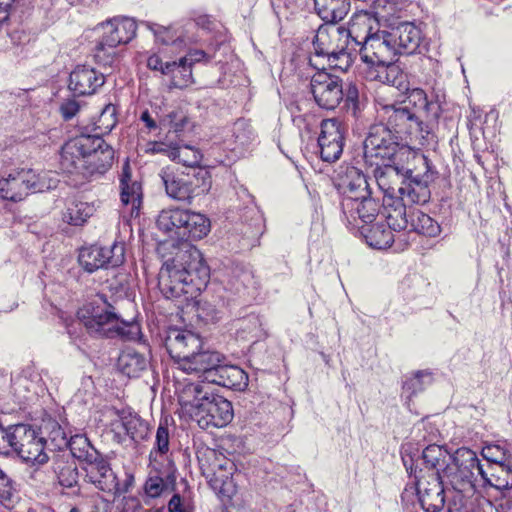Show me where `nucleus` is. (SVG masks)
I'll use <instances>...</instances> for the list:
<instances>
[{
    "instance_id": "obj_20",
    "label": "nucleus",
    "mask_w": 512,
    "mask_h": 512,
    "mask_svg": "<svg viewBox=\"0 0 512 512\" xmlns=\"http://www.w3.org/2000/svg\"><path fill=\"white\" fill-rule=\"evenodd\" d=\"M444 485L447 484L442 474H431L418 480L417 493L426 512H439L444 507Z\"/></svg>"
},
{
    "instance_id": "obj_10",
    "label": "nucleus",
    "mask_w": 512,
    "mask_h": 512,
    "mask_svg": "<svg viewBox=\"0 0 512 512\" xmlns=\"http://www.w3.org/2000/svg\"><path fill=\"white\" fill-rule=\"evenodd\" d=\"M399 139L384 127L383 123L371 126L364 141V159L370 166H382L394 161L403 148L399 147Z\"/></svg>"
},
{
    "instance_id": "obj_3",
    "label": "nucleus",
    "mask_w": 512,
    "mask_h": 512,
    "mask_svg": "<svg viewBox=\"0 0 512 512\" xmlns=\"http://www.w3.org/2000/svg\"><path fill=\"white\" fill-rule=\"evenodd\" d=\"M165 347L178 368L186 373L199 374L218 361L214 351H203L201 338L188 330H169Z\"/></svg>"
},
{
    "instance_id": "obj_4",
    "label": "nucleus",
    "mask_w": 512,
    "mask_h": 512,
    "mask_svg": "<svg viewBox=\"0 0 512 512\" xmlns=\"http://www.w3.org/2000/svg\"><path fill=\"white\" fill-rule=\"evenodd\" d=\"M77 316L87 332L94 336L133 339L139 334L136 323L120 320L106 303H87L78 310Z\"/></svg>"
},
{
    "instance_id": "obj_28",
    "label": "nucleus",
    "mask_w": 512,
    "mask_h": 512,
    "mask_svg": "<svg viewBox=\"0 0 512 512\" xmlns=\"http://www.w3.org/2000/svg\"><path fill=\"white\" fill-rule=\"evenodd\" d=\"M424 177L425 179H418L417 176L411 175L408 181H404L399 198L408 205L427 203L431 195L427 172Z\"/></svg>"
},
{
    "instance_id": "obj_61",
    "label": "nucleus",
    "mask_w": 512,
    "mask_h": 512,
    "mask_svg": "<svg viewBox=\"0 0 512 512\" xmlns=\"http://www.w3.org/2000/svg\"><path fill=\"white\" fill-rule=\"evenodd\" d=\"M10 480L7 475L0 469V495H4L8 492Z\"/></svg>"
},
{
    "instance_id": "obj_62",
    "label": "nucleus",
    "mask_w": 512,
    "mask_h": 512,
    "mask_svg": "<svg viewBox=\"0 0 512 512\" xmlns=\"http://www.w3.org/2000/svg\"><path fill=\"white\" fill-rule=\"evenodd\" d=\"M141 120L145 123L146 127H148L149 129L156 128V123L152 119V117H151V115L149 114L148 111H145V112L142 113Z\"/></svg>"
},
{
    "instance_id": "obj_13",
    "label": "nucleus",
    "mask_w": 512,
    "mask_h": 512,
    "mask_svg": "<svg viewBox=\"0 0 512 512\" xmlns=\"http://www.w3.org/2000/svg\"><path fill=\"white\" fill-rule=\"evenodd\" d=\"M315 102L324 109H335L344 97L342 80L326 70H318L310 82Z\"/></svg>"
},
{
    "instance_id": "obj_36",
    "label": "nucleus",
    "mask_w": 512,
    "mask_h": 512,
    "mask_svg": "<svg viewBox=\"0 0 512 512\" xmlns=\"http://www.w3.org/2000/svg\"><path fill=\"white\" fill-rule=\"evenodd\" d=\"M118 369L128 377H138L147 367L146 358L132 349L124 350L118 357Z\"/></svg>"
},
{
    "instance_id": "obj_39",
    "label": "nucleus",
    "mask_w": 512,
    "mask_h": 512,
    "mask_svg": "<svg viewBox=\"0 0 512 512\" xmlns=\"http://www.w3.org/2000/svg\"><path fill=\"white\" fill-rule=\"evenodd\" d=\"M166 153L171 160L188 167L199 166L202 160L201 152L189 145L169 147Z\"/></svg>"
},
{
    "instance_id": "obj_14",
    "label": "nucleus",
    "mask_w": 512,
    "mask_h": 512,
    "mask_svg": "<svg viewBox=\"0 0 512 512\" xmlns=\"http://www.w3.org/2000/svg\"><path fill=\"white\" fill-rule=\"evenodd\" d=\"M70 446L76 457H85L89 461L87 471L92 481L97 483L102 490L110 489V486L114 484L113 472L105 460L98 459L96 453L88 452V449L91 448L88 439L76 436L72 438Z\"/></svg>"
},
{
    "instance_id": "obj_8",
    "label": "nucleus",
    "mask_w": 512,
    "mask_h": 512,
    "mask_svg": "<svg viewBox=\"0 0 512 512\" xmlns=\"http://www.w3.org/2000/svg\"><path fill=\"white\" fill-rule=\"evenodd\" d=\"M162 180L167 195L184 202L207 194L212 186L210 173L201 168L193 173H164Z\"/></svg>"
},
{
    "instance_id": "obj_56",
    "label": "nucleus",
    "mask_w": 512,
    "mask_h": 512,
    "mask_svg": "<svg viewBox=\"0 0 512 512\" xmlns=\"http://www.w3.org/2000/svg\"><path fill=\"white\" fill-rule=\"evenodd\" d=\"M169 512H192L191 509L184 504L179 494L172 496L168 503Z\"/></svg>"
},
{
    "instance_id": "obj_55",
    "label": "nucleus",
    "mask_w": 512,
    "mask_h": 512,
    "mask_svg": "<svg viewBox=\"0 0 512 512\" xmlns=\"http://www.w3.org/2000/svg\"><path fill=\"white\" fill-rule=\"evenodd\" d=\"M409 99L412 101L415 105H419L420 107L424 108L427 112L430 111L432 103L428 101L427 94L422 89H413L409 93Z\"/></svg>"
},
{
    "instance_id": "obj_50",
    "label": "nucleus",
    "mask_w": 512,
    "mask_h": 512,
    "mask_svg": "<svg viewBox=\"0 0 512 512\" xmlns=\"http://www.w3.org/2000/svg\"><path fill=\"white\" fill-rule=\"evenodd\" d=\"M454 495L448 503V512H471L469 498L473 494H464L459 491H453Z\"/></svg>"
},
{
    "instance_id": "obj_64",
    "label": "nucleus",
    "mask_w": 512,
    "mask_h": 512,
    "mask_svg": "<svg viewBox=\"0 0 512 512\" xmlns=\"http://www.w3.org/2000/svg\"><path fill=\"white\" fill-rule=\"evenodd\" d=\"M421 161L423 162V164H425V165L427 164V158L426 157H424V156L421 157Z\"/></svg>"
},
{
    "instance_id": "obj_43",
    "label": "nucleus",
    "mask_w": 512,
    "mask_h": 512,
    "mask_svg": "<svg viewBox=\"0 0 512 512\" xmlns=\"http://www.w3.org/2000/svg\"><path fill=\"white\" fill-rule=\"evenodd\" d=\"M156 39L165 45H181L185 43V36L182 31L173 26H162L152 24L149 26Z\"/></svg>"
},
{
    "instance_id": "obj_35",
    "label": "nucleus",
    "mask_w": 512,
    "mask_h": 512,
    "mask_svg": "<svg viewBox=\"0 0 512 512\" xmlns=\"http://www.w3.org/2000/svg\"><path fill=\"white\" fill-rule=\"evenodd\" d=\"M482 478L487 484L497 490L512 488V466L511 465H489L487 470L483 469Z\"/></svg>"
},
{
    "instance_id": "obj_12",
    "label": "nucleus",
    "mask_w": 512,
    "mask_h": 512,
    "mask_svg": "<svg viewBox=\"0 0 512 512\" xmlns=\"http://www.w3.org/2000/svg\"><path fill=\"white\" fill-rule=\"evenodd\" d=\"M125 261V246L123 243H113L109 247L92 245L83 247L79 251L78 262L87 272L92 273L99 269L117 267Z\"/></svg>"
},
{
    "instance_id": "obj_42",
    "label": "nucleus",
    "mask_w": 512,
    "mask_h": 512,
    "mask_svg": "<svg viewBox=\"0 0 512 512\" xmlns=\"http://www.w3.org/2000/svg\"><path fill=\"white\" fill-rule=\"evenodd\" d=\"M160 126L169 132H183L189 123L187 113L182 108H174L160 119Z\"/></svg>"
},
{
    "instance_id": "obj_40",
    "label": "nucleus",
    "mask_w": 512,
    "mask_h": 512,
    "mask_svg": "<svg viewBox=\"0 0 512 512\" xmlns=\"http://www.w3.org/2000/svg\"><path fill=\"white\" fill-rule=\"evenodd\" d=\"M93 214V207L86 202H72L63 213V221L74 226L83 225Z\"/></svg>"
},
{
    "instance_id": "obj_6",
    "label": "nucleus",
    "mask_w": 512,
    "mask_h": 512,
    "mask_svg": "<svg viewBox=\"0 0 512 512\" xmlns=\"http://www.w3.org/2000/svg\"><path fill=\"white\" fill-rule=\"evenodd\" d=\"M381 117L396 138L414 146H424L433 139L431 128L424 124L407 107L384 105Z\"/></svg>"
},
{
    "instance_id": "obj_11",
    "label": "nucleus",
    "mask_w": 512,
    "mask_h": 512,
    "mask_svg": "<svg viewBox=\"0 0 512 512\" xmlns=\"http://www.w3.org/2000/svg\"><path fill=\"white\" fill-rule=\"evenodd\" d=\"M371 22L368 28L361 27V36L357 42L363 40L360 53L364 63H394L396 61V50L389 31L382 30L373 34L370 33Z\"/></svg>"
},
{
    "instance_id": "obj_2",
    "label": "nucleus",
    "mask_w": 512,
    "mask_h": 512,
    "mask_svg": "<svg viewBox=\"0 0 512 512\" xmlns=\"http://www.w3.org/2000/svg\"><path fill=\"white\" fill-rule=\"evenodd\" d=\"M178 400L183 413L203 429L224 427L233 419L231 402L209 392L208 386L189 383L180 391Z\"/></svg>"
},
{
    "instance_id": "obj_22",
    "label": "nucleus",
    "mask_w": 512,
    "mask_h": 512,
    "mask_svg": "<svg viewBox=\"0 0 512 512\" xmlns=\"http://www.w3.org/2000/svg\"><path fill=\"white\" fill-rule=\"evenodd\" d=\"M93 149L86 151V162L83 177L103 174L114 160V150L101 137L91 136Z\"/></svg>"
},
{
    "instance_id": "obj_33",
    "label": "nucleus",
    "mask_w": 512,
    "mask_h": 512,
    "mask_svg": "<svg viewBox=\"0 0 512 512\" xmlns=\"http://www.w3.org/2000/svg\"><path fill=\"white\" fill-rule=\"evenodd\" d=\"M165 75L170 76V88L185 89L194 83L191 67L179 61L165 62Z\"/></svg>"
},
{
    "instance_id": "obj_45",
    "label": "nucleus",
    "mask_w": 512,
    "mask_h": 512,
    "mask_svg": "<svg viewBox=\"0 0 512 512\" xmlns=\"http://www.w3.org/2000/svg\"><path fill=\"white\" fill-rule=\"evenodd\" d=\"M483 457L490 463L489 465H511L512 451H508L500 445H487L482 450Z\"/></svg>"
},
{
    "instance_id": "obj_31",
    "label": "nucleus",
    "mask_w": 512,
    "mask_h": 512,
    "mask_svg": "<svg viewBox=\"0 0 512 512\" xmlns=\"http://www.w3.org/2000/svg\"><path fill=\"white\" fill-rule=\"evenodd\" d=\"M318 15L327 23L341 21L350 9L349 0H314Z\"/></svg>"
},
{
    "instance_id": "obj_48",
    "label": "nucleus",
    "mask_w": 512,
    "mask_h": 512,
    "mask_svg": "<svg viewBox=\"0 0 512 512\" xmlns=\"http://www.w3.org/2000/svg\"><path fill=\"white\" fill-rule=\"evenodd\" d=\"M236 141L242 145L250 143L255 138L254 130L249 120L238 119L233 126Z\"/></svg>"
},
{
    "instance_id": "obj_26",
    "label": "nucleus",
    "mask_w": 512,
    "mask_h": 512,
    "mask_svg": "<svg viewBox=\"0 0 512 512\" xmlns=\"http://www.w3.org/2000/svg\"><path fill=\"white\" fill-rule=\"evenodd\" d=\"M31 169L17 170L0 180V195L7 200L19 201L29 194L28 183L32 185Z\"/></svg>"
},
{
    "instance_id": "obj_37",
    "label": "nucleus",
    "mask_w": 512,
    "mask_h": 512,
    "mask_svg": "<svg viewBox=\"0 0 512 512\" xmlns=\"http://www.w3.org/2000/svg\"><path fill=\"white\" fill-rule=\"evenodd\" d=\"M342 185L345 187V197L360 198L369 194L365 175L355 167L347 169Z\"/></svg>"
},
{
    "instance_id": "obj_53",
    "label": "nucleus",
    "mask_w": 512,
    "mask_h": 512,
    "mask_svg": "<svg viewBox=\"0 0 512 512\" xmlns=\"http://www.w3.org/2000/svg\"><path fill=\"white\" fill-rule=\"evenodd\" d=\"M156 447L157 451L161 454H165L169 450V432L166 426L159 425L157 429Z\"/></svg>"
},
{
    "instance_id": "obj_9",
    "label": "nucleus",
    "mask_w": 512,
    "mask_h": 512,
    "mask_svg": "<svg viewBox=\"0 0 512 512\" xmlns=\"http://www.w3.org/2000/svg\"><path fill=\"white\" fill-rule=\"evenodd\" d=\"M9 446L27 463L41 466L48 462L46 441L29 425L10 426L5 434Z\"/></svg>"
},
{
    "instance_id": "obj_23",
    "label": "nucleus",
    "mask_w": 512,
    "mask_h": 512,
    "mask_svg": "<svg viewBox=\"0 0 512 512\" xmlns=\"http://www.w3.org/2000/svg\"><path fill=\"white\" fill-rule=\"evenodd\" d=\"M119 189L121 202L126 206H131V216H138L142 204V186L133 177L128 160L124 162L119 174Z\"/></svg>"
},
{
    "instance_id": "obj_15",
    "label": "nucleus",
    "mask_w": 512,
    "mask_h": 512,
    "mask_svg": "<svg viewBox=\"0 0 512 512\" xmlns=\"http://www.w3.org/2000/svg\"><path fill=\"white\" fill-rule=\"evenodd\" d=\"M344 142L345 126L341 121L336 118L321 121L318 146L323 161H337L343 152Z\"/></svg>"
},
{
    "instance_id": "obj_58",
    "label": "nucleus",
    "mask_w": 512,
    "mask_h": 512,
    "mask_svg": "<svg viewBox=\"0 0 512 512\" xmlns=\"http://www.w3.org/2000/svg\"><path fill=\"white\" fill-rule=\"evenodd\" d=\"M206 57V53L203 50H190L184 57H182L183 63L193 68V65L200 62Z\"/></svg>"
},
{
    "instance_id": "obj_5",
    "label": "nucleus",
    "mask_w": 512,
    "mask_h": 512,
    "mask_svg": "<svg viewBox=\"0 0 512 512\" xmlns=\"http://www.w3.org/2000/svg\"><path fill=\"white\" fill-rule=\"evenodd\" d=\"M370 21L368 14H361L353 17L348 30L337 27L335 23L320 26L313 40L315 53L309 59L310 65L317 70H326L325 57L347 47L348 36L358 41L361 27L368 28Z\"/></svg>"
},
{
    "instance_id": "obj_7",
    "label": "nucleus",
    "mask_w": 512,
    "mask_h": 512,
    "mask_svg": "<svg viewBox=\"0 0 512 512\" xmlns=\"http://www.w3.org/2000/svg\"><path fill=\"white\" fill-rule=\"evenodd\" d=\"M451 462L446 464L442 471V477L453 491L464 494H474L477 475L482 476L483 468L474 451L461 447L449 457Z\"/></svg>"
},
{
    "instance_id": "obj_59",
    "label": "nucleus",
    "mask_w": 512,
    "mask_h": 512,
    "mask_svg": "<svg viewBox=\"0 0 512 512\" xmlns=\"http://www.w3.org/2000/svg\"><path fill=\"white\" fill-rule=\"evenodd\" d=\"M147 67L154 71H159L161 74L165 75L166 69H165V63L162 61V59L156 55H150L147 59Z\"/></svg>"
},
{
    "instance_id": "obj_38",
    "label": "nucleus",
    "mask_w": 512,
    "mask_h": 512,
    "mask_svg": "<svg viewBox=\"0 0 512 512\" xmlns=\"http://www.w3.org/2000/svg\"><path fill=\"white\" fill-rule=\"evenodd\" d=\"M409 216L410 225L408 229L429 237H435L440 233L439 224L422 211L411 210Z\"/></svg>"
},
{
    "instance_id": "obj_19",
    "label": "nucleus",
    "mask_w": 512,
    "mask_h": 512,
    "mask_svg": "<svg viewBox=\"0 0 512 512\" xmlns=\"http://www.w3.org/2000/svg\"><path fill=\"white\" fill-rule=\"evenodd\" d=\"M103 29L104 34L97 47V58H101L100 53L105 50V47L115 48L131 41L136 35L137 25L133 19L116 18L104 24Z\"/></svg>"
},
{
    "instance_id": "obj_30",
    "label": "nucleus",
    "mask_w": 512,
    "mask_h": 512,
    "mask_svg": "<svg viewBox=\"0 0 512 512\" xmlns=\"http://www.w3.org/2000/svg\"><path fill=\"white\" fill-rule=\"evenodd\" d=\"M182 241L200 240L206 237L211 230V222L204 214L187 210Z\"/></svg>"
},
{
    "instance_id": "obj_17",
    "label": "nucleus",
    "mask_w": 512,
    "mask_h": 512,
    "mask_svg": "<svg viewBox=\"0 0 512 512\" xmlns=\"http://www.w3.org/2000/svg\"><path fill=\"white\" fill-rule=\"evenodd\" d=\"M214 353L218 356V361L212 367L201 370L200 373L206 375V379L222 387L241 390L247 386L248 377L244 370L234 365L223 364L224 356L219 352Z\"/></svg>"
},
{
    "instance_id": "obj_47",
    "label": "nucleus",
    "mask_w": 512,
    "mask_h": 512,
    "mask_svg": "<svg viewBox=\"0 0 512 512\" xmlns=\"http://www.w3.org/2000/svg\"><path fill=\"white\" fill-rule=\"evenodd\" d=\"M340 50L341 51L335 52V54L325 57V66L327 65L329 68L341 71H346L351 66L352 58L350 53L347 51V47H343Z\"/></svg>"
},
{
    "instance_id": "obj_29",
    "label": "nucleus",
    "mask_w": 512,
    "mask_h": 512,
    "mask_svg": "<svg viewBox=\"0 0 512 512\" xmlns=\"http://www.w3.org/2000/svg\"><path fill=\"white\" fill-rule=\"evenodd\" d=\"M187 210L185 209H166L162 210L157 218V227L175 240L182 239V230L186 220Z\"/></svg>"
},
{
    "instance_id": "obj_49",
    "label": "nucleus",
    "mask_w": 512,
    "mask_h": 512,
    "mask_svg": "<svg viewBox=\"0 0 512 512\" xmlns=\"http://www.w3.org/2000/svg\"><path fill=\"white\" fill-rule=\"evenodd\" d=\"M345 106L347 112L353 117H358L361 111V102L359 99V90L355 84H350L345 93Z\"/></svg>"
},
{
    "instance_id": "obj_27",
    "label": "nucleus",
    "mask_w": 512,
    "mask_h": 512,
    "mask_svg": "<svg viewBox=\"0 0 512 512\" xmlns=\"http://www.w3.org/2000/svg\"><path fill=\"white\" fill-rule=\"evenodd\" d=\"M375 170V179L379 189L384 193L386 200L399 198L404 184V177L398 168L387 163Z\"/></svg>"
},
{
    "instance_id": "obj_1",
    "label": "nucleus",
    "mask_w": 512,
    "mask_h": 512,
    "mask_svg": "<svg viewBox=\"0 0 512 512\" xmlns=\"http://www.w3.org/2000/svg\"><path fill=\"white\" fill-rule=\"evenodd\" d=\"M209 268L201 252L193 247L177 248L159 272L158 284L166 298H194L206 286Z\"/></svg>"
},
{
    "instance_id": "obj_25",
    "label": "nucleus",
    "mask_w": 512,
    "mask_h": 512,
    "mask_svg": "<svg viewBox=\"0 0 512 512\" xmlns=\"http://www.w3.org/2000/svg\"><path fill=\"white\" fill-rule=\"evenodd\" d=\"M396 54H413L418 49L422 35L413 23L403 22L389 30Z\"/></svg>"
},
{
    "instance_id": "obj_57",
    "label": "nucleus",
    "mask_w": 512,
    "mask_h": 512,
    "mask_svg": "<svg viewBox=\"0 0 512 512\" xmlns=\"http://www.w3.org/2000/svg\"><path fill=\"white\" fill-rule=\"evenodd\" d=\"M60 110L63 117L68 120L77 114L79 111V104L74 100H68L61 105Z\"/></svg>"
},
{
    "instance_id": "obj_51",
    "label": "nucleus",
    "mask_w": 512,
    "mask_h": 512,
    "mask_svg": "<svg viewBox=\"0 0 512 512\" xmlns=\"http://www.w3.org/2000/svg\"><path fill=\"white\" fill-rule=\"evenodd\" d=\"M165 487L166 484L164 480L158 476L149 477L145 483V491L147 495L153 498L159 497L162 494Z\"/></svg>"
},
{
    "instance_id": "obj_44",
    "label": "nucleus",
    "mask_w": 512,
    "mask_h": 512,
    "mask_svg": "<svg viewBox=\"0 0 512 512\" xmlns=\"http://www.w3.org/2000/svg\"><path fill=\"white\" fill-rule=\"evenodd\" d=\"M117 123L116 107L112 104L106 105L97 120L94 122V132L96 136L108 134Z\"/></svg>"
},
{
    "instance_id": "obj_18",
    "label": "nucleus",
    "mask_w": 512,
    "mask_h": 512,
    "mask_svg": "<svg viewBox=\"0 0 512 512\" xmlns=\"http://www.w3.org/2000/svg\"><path fill=\"white\" fill-rule=\"evenodd\" d=\"M343 213L350 225L360 228V223L371 224L380 211V204L368 195L365 197H345L342 202Z\"/></svg>"
},
{
    "instance_id": "obj_24",
    "label": "nucleus",
    "mask_w": 512,
    "mask_h": 512,
    "mask_svg": "<svg viewBox=\"0 0 512 512\" xmlns=\"http://www.w3.org/2000/svg\"><path fill=\"white\" fill-rule=\"evenodd\" d=\"M105 82L104 75L93 67L77 66L70 74L69 88L77 95H91Z\"/></svg>"
},
{
    "instance_id": "obj_60",
    "label": "nucleus",
    "mask_w": 512,
    "mask_h": 512,
    "mask_svg": "<svg viewBox=\"0 0 512 512\" xmlns=\"http://www.w3.org/2000/svg\"><path fill=\"white\" fill-rule=\"evenodd\" d=\"M10 8H11L10 4L0 3V24H3L8 21L9 16H10Z\"/></svg>"
},
{
    "instance_id": "obj_21",
    "label": "nucleus",
    "mask_w": 512,
    "mask_h": 512,
    "mask_svg": "<svg viewBox=\"0 0 512 512\" xmlns=\"http://www.w3.org/2000/svg\"><path fill=\"white\" fill-rule=\"evenodd\" d=\"M118 418L112 423V431L119 443L128 436L134 442L145 440L149 435V425L137 414L130 411L122 410L117 413Z\"/></svg>"
},
{
    "instance_id": "obj_52",
    "label": "nucleus",
    "mask_w": 512,
    "mask_h": 512,
    "mask_svg": "<svg viewBox=\"0 0 512 512\" xmlns=\"http://www.w3.org/2000/svg\"><path fill=\"white\" fill-rule=\"evenodd\" d=\"M59 483L64 487H72L77 482V472L71 466H65L58 472Z\"/></svg>"
},
{
    "instance_id": "obj_34",
    "label": "nucleus",
    "mask_w": 512,
    "mask_h": 512,
    "mask_svg": "<svg viewBox=\"0 0 512 512\" xmlns=\"http://www.w3.org/2000/svg\"><path fill=\"white\" fill-rule=\"evenodd\" d=\"M365 75L370 81H378L391 88L397 83L399 69L394 63H365Z\"/></svg>"
},
{
    "instance_id": "obj_46",
    "label": "nucleus",
    "mask_w": 512,
    "mask_h": 512,
    "mask_svg": "<svg viewBox=\"0 0 512 512\" xmlns=\"http://www.w3.org/2000/svg\"><path fill=\"white\" fill-rule=\"evenodd\" d=\"M32 185L28 184L29 192L39 193L44 192L46 190H50L55 188L57 185V179L50 176L49 172H42L40 174H36L33 170H31Z\"/></svg>"
},
{
    "instance_id": "obj_16",
    "label": "nucleus",
    "mask_w": 512,
    "mask_h": 512,
    "mask_svg": "<svg viewBox=\"0 0 512 512\" xmlns=\"http://www.w3.org/2000/svg\"><path fill=\"white\" fill-rule=\"evenodd\" d=\"M93 149L90 135L74 137L62 146L60 168L68 174L84 175L86 151Z\"/></svg>"
},
{
    "instance_id": "obj_32",
    "label": "nucleus",
    "mask_w": 512,
    "mask_h": 512,
    "mask_svg": "<svg viewBox=\"0 0 512 512\" xmlns=\"http://www.w3.org/2000/svg\"><path fill=\"white\" fill-rule=\"evenodd\" d=\"M386 219L389 227L393 230H405L410 225V213L407 206L400 198L385 200Z\"/></svg>"
},
{
    "instance_id": "obj_54",
    "label": "nucleus",
    "mask_w": 512,
    "mask_h": 512,
    "mask_svg": "<svg viewBox=\"0 0 512 512\" xmlns=\"http://www.w3.org/2000/svg\"><path fill=\"white\" fill-rule=\"evenodd\" d=\"M423 378H426L428 382L431 379L429 373L417 372L413 378L405 382L404 387H406L408 390H411L412 393L420 391L422 390L423 385L426 383L422 380Z\"/></svg>"
},
{
    "instance_id": "obj_63",
    "label": "nucleus",
    "mask_w": 512,
    "mask_h": 512,
    "mask_svg": "<svg viewBox=\"0 0 512 512\" xmlns=\"http://www.w3.org/2000/svg\"><path fill=\"white\" fill-rule=\"evenodd\" d=\"M370 244H371L372 246H375V247H378V248H380V247H381V245H380V243H379V242H376V243L371 242Z\"/></svg>"
},
{
    "instance_id": "obj_41",
    "label": "nucleus",
    "mask_w": 512,
    "mask_h": 512,
    "mask_svg": "<svg viewBox=\"0 0 512 512\" xmlns=\"http://www.w3.org/2000/svg\"><path fill=\"white\" fill-rule=\"evenodd\" d=\"M449 457L447 450L436 444L427 446L422 453L426 467L435 469V474H442L443 468L448 464L446 459Z\"/></svg>"
}]
</instances>
